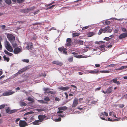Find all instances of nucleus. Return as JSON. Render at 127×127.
Masks as SVG:
<instances>
[{
    "instance_id": "nucleus-1",
    "label": "nucleus",
    "mask_w": 127,
    "mask_h": 127,
    "mask_svg": "<svg viewBox=\"0 0 127 127\" xmlns=\"http://www.w3.org/2000/svg\"><path fill=\"white\" fill-rule=\"evenodd\" d=\"M4 44L7 50L10 52H13V49L8 41H5L4 42Z\"/></svg>"
},
{
    "instance_id": "nucleus-2",
    "label": "nucleus",
    "mask_w": 127,
    "mask_h": 127,
    "mask_svg": "<svg viewBox=\"0 0 127 127\" xmlns=\"http://www.w3.org/2000/svg\"><path fill=\"white\" fill-rule=\"evenodd\" d=\"M7 37L11 43L14 42L15 40V36L10 34H8L7 35Z\"/></svg>"
},
{
    "instance_id": "nucleus-3",
    "label": "nucleus",
    "mask_w": 127,
    "mask_h": 127,
    "mask_svg": "<svg viewBox=\"0 0 127 127\" xmlns=\"http://www.w3.org/2000/svg\"><path fill=\"white\" fill-rule=\"evenodd\" d=\"M14 93V92L12 90L7 91L4 93L2 95V96H7L12 94Z\"/></svg>"
},
{
    "instance_id": "nucleus-4",
    "label": "nucleus",
    "mask_w": 127,
    "mask_h": 127,
    "mask_svg": "<svg viewBox=\"0 0 127 127\" xmlns=\"http://www.w3.org/2000/svg\"><path fill=\"white\" fill-rule=\"evenodd\" d=\"M112 87H111L108 88L106 90V91L105 92L102 91V92L104 94H110L112 91Z\"/></svg>"
},
{
    "instance_id": "nucleus-5",
    "label": "nucleus",
    "mask_w": 127,
    "mask_h": 127,
    "mask_svg": "<svg viewBox=\"0 0 127 127\" xmlns=\"http://www.w3.org/2000/svg\"><path fill=\"white\" fill-rule=\"evenodd\" d=\"M27 123L25 121H20L19 122V126L20 127H24L27 126Z\"/></svg>"
},
{
    "instance_id": "nucleus-6",
    "label": "nucleus",
    "mask_w": 127,
    "mask_h": 127,
    "mask_svg": "<svg viewBox=\"0 0 127 127\" xmlns=\"http://www.w3.org/2000/svg\"><path fill=\"white\" fill-rule=\"evenodd\" d=\"M127 36V31L125 33L121 34L119 36V38L121 39L124 38Z\"/></svg>"
},
{
    "instance_id": "nucleus-7",
    "label": "nucleus",
    "mask_w": 127,
    "mask_h": 127,
    "mask_svg": "<svg viewBox=\"0 0 127 127\" xmlns=\"http://www.w3.org/2000/svg\"><path fill=\"white\" fill-rule=\"evenodd\" d=\"M78 100L76 98H75L73 101V103L72 104V107H75L78 104Z\"/></svg>"
},
{
    "instance_id": "nucleus-8",
    "label": "nucleus",
    "mask_w": 127,
    "mask_h": 127,
    "mask_svg": "<svg viewBox=\"0 0 127 127\" xmlns=\"http://www.w3.org/2000/svg\"><path fill=\"white\" fill-rule=\"evenodd\" d=\"M21 49L18 47H17L14 49L13 52L15 54H17L21 52Z\"/></svg>"
},
{
    "instance_id": "nucleus-9",
    "label": "nucleus",
    "mask_w": 127,
    "mask_h": 127,
    "mask_svg": "<svg viewBox=\"0 0 127 127\" xmlns=\"http://www.w3.org/2000/svg\"><path fill=\"white\" fill-rule=\"evenodd\" d=\"M71 40L70 38H68L66 39V43L65 45L67 46H70L71 45Z\"/></svg>"
},
{
    "instance_id": "nucleus-10",
    "label": "nucleus",
    "mask_w": 127,
    "mask_h": 127,
    "mask_svg": "<svg viewBox=\"0 0 127 127\" xmlns=\"http://www.w3.org/2000/svg\"><path fill=\"white\" fill-rule=\"evenodd\" d=\"M46 117L44 115H39L38 118L39 120V121L41 122L42 121L44 120L46 118Z\"/></svg>"
},
{
    "instance_id": "nucleus-11",
    "label": "nucleus",
    "mask_w": 127,
    "mask_h": 127,
    "mask_svg": "<svg viewBox=\"0 0 127 127\" xmlns=\"http://www.w3.org/2000/svg\"><path fill=\"white\" fill-rule=\"evenodd\" d=\"M58 89L61 90L63 91H66L68 90L69 87H60L58 88Z\"/></svg>"
},
{
    "instance_id": "nucleus-12",
    "label": "nucleus",
    "mask_w": 127,
    "mask_h": 127,
    "mask_svg": "<svg viewBox=\"0 0 127 127\" xmlns=\"http://www.w3.org/2000/svg\"><path fill=\"white\" fill-rule=\"evenodd\" d=\"M27 46L26 47L28 49V50L31 49L32 47V43L29 42L27 43Z\"/></svg>"
},
{
    "instance_id": "nucleus-13",
    "label": "nucleus",
    "mask_w": 127,
    "mask_h": 127,
    "mask_svg": "<svg viewBox=\"0 0 127 127\" xmlns=\"http://www.w3.org/2000/svg\"><path fill=\"white\" fill-rule=\"evenodd\" d=\"M44 90L45 91V93H50L52 94L53 93V92L50 91V89L47 88H44Z\"/></svg>"
},
{
    "instance_id": "nucleus-14",
    "label": "nucleus",
    "mask_w": 127,
    "mask_h": 127,
    "mask_svg": "<svg viewBox=\"0 0 127 127\" xmlns=\"http://www.w3.org/2000/svg\"><path fill=\"white\" fill-rule=\"evenodd\" d=\"M15 110H12L10 111V110L9 108L7 109L6 110V113H11L15 112L16 111Z\"/></svg>"
},
{
    "instance_id": "nucleus-15",
    "label": "nucleus",
    "mask_w": 127,
    "mask_h": 127,
    "mask_svg": "<svg viewBox=\"0 0 127 127\" xmlns=\"http://www.w3.org/2000/svg\"><path fill=\"white\" fill-rule=\"evenodd\" d=\"M24 72L23 70H22V69H21L20 70H19L17 73L16 74H14L13 75V76L15 77L16 76H17V75L19 74H20Z\"/></svg>"
},
{
    "instance_id": "nucleus-16",
    "label": "nucleus",
    "mask_w": 127,
    "mask_h": 127,
    "mask_svg": "<svg viewBox=\"0 0 127 127\" xmlns=\"http://www.w3.org/2000/svg\"><path fill=\"white\" fill-rule=\"evenodd\" d=\"M99 73V70H91L89 71L88 73H90L92 74H95Z\"/></svg>"
},
{
    "instance_id": "nucleus-17",
    "label": "nucleus",
    "mask_w": 127,
    "mask_h": 127,
    "mask_svg": "<svg viewBox=\"0 0 127 127\" xmlns=\"http://www.w3.org/2000/svg\"><path fill=\"white\" fill-rule=\"evenodd\" d=\"M52 63L58 65H61L63 64V63L58 61H55L52 62Z\"/></svg>"
},
{
    "instance_id": "nucleus-18",
    "label": "nucleus",
    "mask_w": 127,
    "mask_h": 127,
    "mask_svg": "<svg viewBox=\"0 0 127 127\" xmlns=\"http://www.w3.org/2000/svg\"><path fill=\"white\" fill-rule=\"evenodd\" d=\"M95 34V33L93 32H90L88 33L87 35L88 37H91Z\"/></svg>"
},
{
    "instance_id": "nucleus-19",
    "label": "nucleus",
    "mask_w": 127,
    "mask_h": 127,
    "mask_svg": "<svg viewBox=\"0 0 127 127\" xmlns=\"http://www.w3.org/2000/svg\"><path fill=\"white\" fill-rule=\"evenodd\" d=\"M109 115L110 116H111L112 115L115 117L116 118H117L115 114L114 113L113 111L110 112L109 113Z\"/></svg>"
},
{
    "instance_id": "nucleus-20",
    "label": "nucleus",
    "mask_w": 127,
    "mask_h": 127,
    "mask_svg": "<svg viewBox=\"0 0 127 127\" xmlns=\"http://www.w3.org/2000/svg\"><path fill=\"white\" fill-rule=\"evenodd\" d=\"M67 107L66 106L58 108L59 110H65L67 109Z\"/></svg>"
},
{
    "instance_id": "nucleus-21",
    "label": "nucleus",
    "mask_w": 127,
    "mask_h": 127,
    "mask_svg": "<svg viewBox=\"0 0 127 127\" xmlns=\"http://www.w3.org/2000/svg\"><path fill=\"white\" fill-rule=\"evenodd\" d=\"M39 121H40L39 120L35 121L32 122V124L34 125H39L40 124V123H39Z\"/></svg>"
},
{
    "instance_id": "nucleus-22",
    "label": "nucleus",
    "mask_w": 127,
    "mask_h": 127,
    "mask_svg": "<svg viewBox=\"0 0 127 127\" xmlns=\"http://www.w3.org/2000/svg\"><path fill=\"white\" fill-rule=\"evenodd\" d=\"M35 9V8L34 7H31L29 8H28L27 9V12H28L29 11H31Z\"/></svg>"
},
{
    "instance_id": "nucleus-23",
    "label": "nucleus",
    "mask_w": 127,
    "mask_h": 127,
    "mask_svg": "<svg viewBox=\"0 0 127 127\" xmlns=\"http://www.w3.org/2000/svg\"><path fill=\"white\" fill-rule=\"evenodd\" d=\"M4 51L5 54L9 56H11L12 55V53L8 52L6 50H4Z\"/></svg>"
},
{
    "instance_id": "nucleus-24",
    "label": "nucleus",
    "mask_w": 127,
    "mask_h": 127,
    "mask_svg": "<svg viewBox=\"0 0 127 127\" xmlns=\"http://www.w3.org/2000/svg\"><path fill=\"white\" fill-rule=\"evenodd\" d=\"M20 104L21 106H25L27 104L23 101H21L20 102Z\"/></svg>"
},
{
    "instance_id": "nucleus-25",
    "label": "nucleus",
    "mask_w": 127,
    "mask_h": 127,
    "mask_svg": "<svg viewBox=\"0 0 127 127\" xmlns=\"http://www.w3.org/2000/svg\"><path fill=\"white\" fill-rule=\"evenodd\" d=\"M75 57L78 58H85L86 57L85 56H83L81 55H75L74 56Z\"/></svg>"
},
{
    "instance_id": "nucleus-26",
    "label": "nucleus",
    "mask_w": 127,
    "mask_h": 127,
    "mask_svg": "<svg viewBox=\"0 0 127 127\" xmlns=\"http://www.w3.org/2000/svg\"><path fill=\"white\" fill-rule=\"evenodd\" d=\"M76 42L80 45L83 44V41L82 40H77Z\"/></svg>"
},
{
    "instance_id": "nucleus-27",
    "label": "nucleus",
    "mask_w": 127,
    "mask_h": 127,
    "mask_svg": "<svg viewBox=\"0 0 127 127\" xmlns=\"http://www.w3.org/2000/svg\"><path fill=\"white\" fill-rule=\"evenodd\" d=\"M127 68V66H122L118 68V69H119L120 70H123L124 69H126Z\"/></svg>"
},
{
    "instance_id": "nucleus-28",
    "label": "nucleus",
    "mask_w": 127,
    "mask_h": 127,
    "mask_svg": "<svg viewBox=\"0 0 127 127\" xmlns=\"http://www.w3.org/2000/svg\"><path fill=\"white\" fill-rule=\"evenodd\" d=\"M45 110L44 108H40V109H37V110L38 112H41L44 111Z\"/></svg>"
},
{
    "instance_id": "nucleus-29",
    "label": "nucleus",
    "mask_w": 127,
    "mask_h": 127,
    "mask_svg": "<svg viewBox=\"0 0 127 127\" xmlns=\"http://www.w3.org/2000/svg\"><path fill=\"white\" fill-rule=\"evenodd\" d=\"M80 33H74L72 34L73 36L74 37H75L76 36H78L80 35Z\"/></svg>"
},
{
    "instance_id": "nucleus-30",
    "label": "nucleus",
    "mask_w": 127,
    "mask_h": 127,
    "mask_svg": "<svg viewBox=\"0 0 127 127\" xmlns=\"http://www.w3.org/2000/svg\"><path fill=\"white\" fill-rule=\"evenodd\" d=\"M28 100L30 101H31L32 102H33L34 101V100L33 98H31V97H29L27 99Z\"/></svg>"
},
{
    "instance_id": "nucleus-31",
    "label": "nucleus",
    "mask_w": 127,
    "mask_h": 127,
    "mask_svg": "<svg viewBox=\"0 0 127 127\" xmlns=\"http://www.w3.org/2000/svg\"><path fill=\"white\" fill-rule=\"evenodd\" d=\"M112 30V28L111 27H109V28L108 29V32H111Z\"/></svg>"
},
{
    "instance_id": "nucleus-32",
    "label": "nucleus",
    "mask_w": 127,
    "mask_h": 127,
    "mask_svg": "<svg viewBox=\"0 0 127 127\" xmlns=\"http://www.w3.org/2000/svg\"><path fill=\"white\" fill-rule=\"evenodd\" d=\"M3 58L4 60H6L7 62H8L9 60V58L6 57L5 56H3Z\"/></svg>"
},
{
    "instance_id": "nucleus-33",
    "label": "nucleus",
    "mask_w": 127,
    "mask_h": 127,
    "mask_svg": "<svg viewBox=\"0 0 127 127\" xmlns=\"http://www.w3.org/2000/svg\"><path fill=\"white\" fill-rule=\"evenodd\" d=\"M12 45L13 46V47H15L17 46V44L15 42H13L11 43Z\"/></svg>"
},
{
    "instance_id": "nucleus-34",
    "label": "nucleus",
    "mask_w": 127,
    "mask_h": 127,
    "mask_svg": "<svg viewBox=\"0 0 127 127\" xmlns=\"http://www.w3.org/2000/svg\"><path fill=\"white\" fill-rule=\"evenodd\" d=\"M5 106H7V104H3L0 105V109L4 108Z\"/></svg>"
},
{
    "instance_id": "nucleus-35",
    "label": "nucleus",
    "mask_w": 127,
    "mask_h": 127,
    "mask_svg": "<svg viewBox=\"0 0 127 127\" xmlns=\"http://www.w3.org/2000/svg\"><path fill=\"white\" fill-rule=\"evenodd\" d=\"M101 114L102 115H105V116H108V114L105 112H101Z\"/></svg>"
},
{
    "instance_id": "nucleus-36",
    "label": "nucleus",
    "mask_w": 127,
    "mask_h": 127,
    "mask_svg": "<svg viewBox=\"0 0 127 127\" xmlns=\"http://www.w3.org/2000/svg\"><path fill=\"white\" fill-rule=\"evenodd\" d=\"M5 2L8 4H9L11 2V0H5Z\"/></svg>"
},
{
    "instance_id": "nucleus-37",
    "label": "nucleus",
    "mask_w": 127,
    "mask_h": 127,
    "mask_svg": "<svg viewBox=\"0 0 127 127\" xmlns=\"http://www.w3.org/2000/svg\"><path fill=\"white\" fill-rule=\"evenodd\" d=\"M109 28V27H105L103 30V32H108V29Z\"/></svg>"
},
{
    "instance_id": "nucleus-38",
    "label": "nucleus",
    "mask_w": 127,
    "mask_h": 127,
    "mask_svg": "<svg viewBox=\"0 0 127 127\" xmlns=\"http://www.w3.org/2000/svg\"><path fill=\"white\" fill-rule=\"evenodd\" d=\"M103 30L102 29H100L99 31L98 34L99 35L100 34L102 33V32H103Z\"/></svg>"
},
{
    "instance_id": "nucleus-39",
    "label": "nucleus",
    "mask_w": 127,
    "mask_h": 127,
    "mask_svg": "<svg viewBox=\"0 0 127 127\" xmlns=\"http://www.w3.org/2000/svg\"><path fill=\"white\" fill-rule=\"evenodd\" d=\"M44 100L47 101H49L50 100L49 98L48 97H45L44 98Z\"/></svg>"
},
{
    "instance_id": "nucleus-40",
    "label": "nucleus",
    "mask_w": 127,
    "mask_h": 127,
    "mask_svg": "<svg viewBox=\"0 0 127 127\" xmlns=\"http://www.w3.org/2000/svg\"><path fill=\"white\" fill-rule=\"evenodd\" d=\"M38 101L39 102L42 103H46L43 100H38Z\"/></svg>"
},
{
    "instance_id": "nucleus-41",
    "label": "nucleus",
    "mask_w": 127,
    "mask_h": 127,
    "mask_svg": "<svg viewBox=\"0 0 127 127\" xmlns=\"http://www.w3.org/2000/svg\"><path fill=\"white\" fill-rule=\"evenodd\" d=\"M64 47H61L60 48H58V49L59 51H63L64 50Z\"/></svg>"
},
{
    "instance_id": "nucleus-42",
    "label": "nucleus",
    "mask_w": 127,
    "mask_h": 127,
    "mask_svg": "<svg viewBox=\"0 0 127 127\" xmlns=\"http://www.w3.org/2000/svg\"><path fill=\"white\" fill-rule=\"evenodd\" d=\"M66 49L65 48H64L63 51V53L65 54H67V52L66 51Z\"/></svg>"
},
{
    "instance_id": "nucleus-43",
    "label": "nucleus",
    "mask_w": 127,
    "mask_h": 127,
    "mask_svg": "<svg viewBox=\"0 0 127 127\" xmlns=\"http://www.w3.org/2000/svg\"><path fill=\"white\" fill-rule=\"evenodd\" d=\"M54 120L56 122L60 121L61 120V118H59L58 119H56Z\"/></svg>"
},
{
    "instance_id": "nucleus-44",
    "label": "nucleus",
    "mask_w": 127,
    "mask_h": 127,
    "mask_svg": "<svg viewBox=\"0 0 127 127\" xmlns=\"http://www.w3.org/2000/svg\"><path fill=\"white\" fill-rule=\"evenodd\" d=\"M29 68L27 67H25L22 69L23 70V71L24 72L27 70Z\"/></svg>"
},
{
    "instance_id": "nucleus-45",
    "label": "nucleus",
    "mask_w": 127,
    "mask_h": 127,
    "mask_svg": "<svg viewBox=\"0 0 127 127\" xmlns=\"http://www.w3.org/2000/svg\"><path fill=\"white\" fill-rule=\"evenodd\" d=\"M118 79L117 78H115L113 79L112 81H113L114 83H116Z\"/></svg>"
},
{
    "instance_id": "nucleus-46",
    "label": "nucleus",
    "mask_w": 127,
    "mask_h": 127,
    "mask_svg": "<svg viewBox=\"0 0 127 127\" xmlns=\"http://www.w3.org/2000/svg\"><path fill=\"white\" fill-rule=\"evenodd\" d=\"M39 10H36L35 12H34L33 13L34 15H36L39 13Z\"/></svg>"
},
{
    "instance_id": "nucleus-47",
    "label": "nucleus",
    "mask_w": 127,
    "mask_h": 127,
    "mask_svg": "<svg viewBox=\"0 0 127 127\" xmlns=\"http://www.w3.org/2000/svg\"><path fill=\"white\" fill-rule=\"evenodd\" d=\"M73 58L71 57L68 59V61L70 62H71L73 61Z\"/></svg>"
},
{
    "instance_id": "nucleus-48",
    "label": "nucleus",
    "mask_w": 127,
    "mask_h": 127,
    "mask_svg": "<svg viewBox=\"0 0 127 127\" xmlns=\"http://www.w3.org/2000/svg\"><path fill=\"white\" fill-rule=\"evenodd\" d=\"M110 38L108 37H105L104 39L105 40H109L110 39Z\"/></svg>"
},
{
    "instance_id": "nucleus-49",
    "label": "nucleus",
    "mask_w": 127,
    "mask_h": 127,
    "mask_svg": "<svg viewBox=\"0 0 127 127\" xmlns=\"http://www.w3.org/2000/svg\"><path fill=\"white\" fill-rule=\"evenodd\" d=\"M23 61L25 62L26 63H28L29 62V60L27 59H24L22 60Z\"/></svg>"
},
{
    "instance_id": "nucleus-50",
    "label": "nucleus",
    "mask_w": 127,
    "mask_h": 127,
    "mask_svg": "<svg viewBox=\"0 0 127 127\" xmlns=\"http://www.w3.org/2000/svg\"><path fill=\"white\" fill-rule=\"evenodd\" d=\"M83 100V98H79V101L80 102V103H84V102H82V100Z\"/></svg>"
},
{
    "instance_id": "nucleus-51",
    "label": "nucleus",
    "mask_w": 127,
    "mask_h": 127,
    "mask_svg": "<svg viewBox=\"0 0 127 127\" xmlns=\"http://www.w3.org/2000/svg\"><path fill=\"white\" fill-rule=\"evenodd\" d=\"M105 23L106 24H110V22L109 21L106 20L105 21Z\"/></svg>"
},
{
    "instance_id": "nucleus-52",
    "label": "nucleus",
    "mask_w": 127,
    "mask_h": 127,
    "mask_svg": "<svg viewBox=\"0 0 127 127\" xmlns=\"http://www.w3.org/2000/svg\"><path fill=\"white\" fill-rule=\"evenodd\" d=\"M89 27L88 26H86V27H84L82 29V30H85L86 29L88 28H89Z\"/></svg>"
},
{
    "instance_id": "nucleus-53",
    "label": "nucleus",
    "mask_w": 127,
    "mask_h": 127,
    "mask_svg": "<svg viewBox=\"0 0 127 127\" xmlns=\"http://www.w3.org/2000/svg\"><path fill=\"white\" fill-rule=\"evenodd\" d=\"M115 66V65L114 64H111L107 66L108 67H113Z\"/></svg>"
},
{
    "instance_id": "nucleus-54",
    "label": "nucleus",
    "mask_w": 127,
    "mask_h": 127,
    "mask_svg": "<svg viewBox=\"0 0 127 127\" xmlns=\"http://www.w3.org/2000/svg\"><path fill=\"white\" fill-rule=\"evenodd\" d=\"M33 113V112H28L26 113L25 114V115H27L28 114H32Z\"/></svg>"
},
{
    "instance_id": "nucleus-55",
    "label": "nucleus",
    "mask_w": 127,
    "mask_h": 127,
    "mask_svg": "<svg viewBox=\"0 0 127 127\" xmlns=\"http://www.w3.org/2000/svg\"><path fill=\"white\" fill-rule=\"evenodd\" d=\"M55 5H52L51 6H50V7L47 8V9H50L52 8Z\"/></svg>"
},
{
    "instance_id": "nucleus-56",
    "label": "nucleus",
    "mask_w": 127,
    "mask_h": 127,
    "mask_svg": "<svg viewBox=\"0 0 127 127\" xmlns=\"http://www.w3.org/2000/svg\"><path fill=\"white\" fill-rule=\"evenodd\" d=\"M122 30L123 32H127V31H126V30L125 28H122Z\"/></svg>"
},
{
    "instance_id": "nucleus-57",
    "label": "nucleus",
    "mask_w": 127,
    "mask_h": 127,
    "mask_svg": "<svg viewBox=\"0 0 127 127\" xmlns=\"http://www.w3.org/2000/svg\"><path fill=\"white\" fill-rule=\"evenodd\" d=\"M113 19L114 20H122V19H117L116 18H113Z\"/></svg>"
},
{
    "instance_id": "nucleus-58",
    "label": "nucleus",
    "mask_w": 127,
    "mask_h": 127,
    "mask_svg": "<svg viewBox=\"0 0 127 127\" xmlns=\"http://www.w3.org/2000/svg\"><path fill=\"white\" fill-rule=\"evenodd\" d=\"M71 86L73 87H74V88L75 89V90H76L77 89V87L76 86H75V85H71Z\"/></svg>"
},
{
    "instance_id": "nucleus-59",
    "label": "nucleus",
    "mask_w": 127,
    "mask_h": 127,
    "mask_svg": "<svg viewBox=\"0 0 127 127\" xmlns=\"http://www.w3.org/2000/svg\"><path fill=\"white\" fill-rule=\"evenodd\" d=\"M104 73H109L110 72L109 70H104Z\"/></svg>"
},
{
    "instance_id": "nucleus-60",
    "label": "nucleus",
    "mask_w": 127,
    "mask_h": 127,
    "mask_svg": "<svg viewBox=\"0 0 127 127\" xmlns=\"http://www.w3.org/2000/svg\"><path fill=\"white\" fill-rule=\"evenodd\" d=\"M119 30H115L114 31V32L115 33H117L118 32Z\"/></svg>"
},
{
    "instance_id": "nucleus-61",
    "label": "nucleus",
    "mask_w": 127,
    "mask_h": 127,
    "mask_svg": "<svg viewBox=\"0 0 127 127\" xmlns=\"http://www.w3.org/2000/svg\"><path fill=\"white\" fill-rule=\"evenodd\" d=\"M95 66L96 67H99L100 66V65L99 64H95Z\"/></svg>"
},
{
    "instance_id": "nucleus-62",
    "label": "nucleus",
    "mask_w": 127,
    "mask_h": 127,
    "mask_svg": "<svg viewBox=\"0 0 127 127\" xmlns=\"http://www.w3.org/2000/svg\"><path fill=\"white\" fill-rule=\"evenodd\" d=\"M55 100L56 101H59L60 100V99L56 97L55 98Z\"/></svg>"
},
{
    "instance_id": "nucleus-63",
    "label": "nucleus",
    "mask_w": 127,
    "mask_h": 127,
    "mask_svg": "<svg viewBox=\"0 0 127 127\" xmlns=\"http://www.w3.org/2000/svg\"><path fill=\"white\" fill-rule=\"evenodd\" d=\"M71 53L73 55H75L76 54H77V53H76L75 52H71Z\"/></svg>"
},
{
    "instance_id": "nucleus-64",
    "label": "nucleus",
    "mask_w": 127,
    "mask_h": 127,
    "mask_svg": "<svg viewBox=\"0 0 127 127\" xmlns=\"http://www.w3.org/2000/svg\"><path fill=\"white\" fill-rule=\"evenodd\" d=\"M118 85H119L120 84V83L119 81H117L116 82V83Z\"/></svg>"
}]
</instances>
